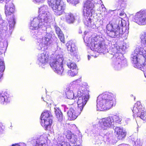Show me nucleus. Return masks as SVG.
Returning a JSON list of instances; mask_svg holds the SVG:
<instances>
[{"label": "nucleus", "mask_w": 146, "mask_h": 146, "mask_svg": "<svg viewBox=\"0 0 146 146\" xmlns=\"http://www.w3.org/2000/svg\"><path fill=\"white\" fill-rule=\"evenodd\" d=\"M82 92H81L80 90H78L77 96L79 97L77 102V106L76 104H72L70 106L67 114L68 118L70 120H73L76 118L80 113L89 98L88 94L84 96H82Z\"/></svg>", "instance_id": "nucleus-1"}, {"label": "nucleus", "mask_w": 146, "mask_h": 146, "mask_svg": "<svg viewBox=\"0 0 146 146\" xmlns=\"http://www.w3.org/2000/svg\"><path fill=\"white\" fill-rule=\"evenodd\" d=\"M115 95L113 93L105 92L100 94L97 100V106L101 110L112 107L114 104Z\"/></svg>", "instance_id": "nucleus-2"}, {"label": "nucleus", "mask_w": 146, "mask_h": 146, "mask_svg": "<svg viewBox=\"0 0 146 146\" xmlns=\"http://www.w3.org/2000/svg\"><path fill=\"white\" fill-rule=\"evenodd\" d=\"M123 26L121 21H119L116 18H113L107 26L108 35L115 38L122 34L123 31L121 27Z\"/></svg>", "instance_id": "nucleus-3"}, {"label": "nucleus", "mask_w": 146, "mask_h": 146, "mask_svg": "<svg viewBox=\"0 0 146 146\" xmlns=\"http://www.w3.org/2000/svg\"><path fill=\"white\" fill-rule=\"evenodd\" d=\"M48 3L56 15L60 16L64 13L66 5L62 0H48Z\"/></svg>", "instance_id": "nucleus-4"}, {"label": "nucleus", "mask_w": 146, "mask_h": 146, "mask_svg": "<svg viewBox=\"0 0 146 146\" xmlns=\"http://www.w3.org/2000/svg\"><path fill=\"white\" fill-rule=\"evenodd\" d=\"M94 7V4L90 0H87L84 4L83 11L85 18L84 23L87 26L90 25L91 23L92 20L90 17H92L93 13L95 12Z\"/></svg>", "instance_id": "nucleus-5"}, {"label": "nucleus", "mask_w": 146, "mask_h": 146, "mask_svg": "<svg viewBox=\"0 0 146 146\" xmlns=\"http://www.w3.org/2000/svg\"><path fill=\"white\" fill-rule=\"evenodd\" d=\"M50 67L59 74H61L63 71L62 59L50 58L49 62Z\"/></svg>", "instance_id": "nucleus-6"}, {"label": "nucleus", "mask_w": 146, "mask_h": 146, "mask_svg": "<svg viewBox=\"0 0 146 146\" xmlns=\"http://www.w3.org/2000/svg\"><path fill=\"white\" fill-rule=\"evenodd\" d=\"M133 20L140 25L146 24V10L141 9L136 13L133 17Z\"/></svg>", "instance_id": "nucleus-7"}, {"label": "nucleus", "mask_w": 146, "mask_h": 146, "mask_svg": "<svg viewBox=\"0 0 146 146\" xmlns=\"http://www.w3.org/2000/svg\"><path fill=\"white\" fill-rule=\"evenodd\" d=\"M144 110V108L141 103L137 102L133 108L132 110L134 115L139 117L143 120L145 121L146 120V114Z\"/></svg>", "instance_id": "nucleus-8"}, {"label": "nucleus", "mask_w": 146, "mask_h": 146, "mask_svg": "<svg viewBox=\"0 0 146 146\" xmlns=\"http://www.w3.org/2000/svg\"><path fill=\"white\" fill-rule=\"evenodd\" d=\"M140 55L133 56L132 57V63L134 66H140L143 67H146V62L145 61L143 53L141 51H139Z\"/></svg>", "instance_id": "nucleus-9"}, {"label": "nucleus", "mask_w": 146, "mask_h": 146, "mask_svg": "<svg viewBox=\"0 0 146 146\" xmlns=\"http://www.w3.org/2000/svg\"><path fill=\"white\" fill-rule=\"evenodd\" d=\"M113 119L112 117L103 118L102 119L100 123L99 127L101 130H106L113 125Z\"/></svg>", "instance_id": "nucleus-10"}, {"label": "nucleus", "mask_w": 146, "mask_h": 146, "mask_svg": "<svg viewBox=\"0 0 146 146\" xmlns=\"http://www.w3.org/2000/svg\"><path fill=\"white\" fill-rule=\"evenodd\" d=\"M10 0H0V2H6L5 6V13L6 16H8L11 15L15 12V7L11 2H9Z\"/></svg>", "instance_id": "nucleus-11"}, {"label": "nucleus", "mask_w": 146, "mask_h": 146, "mask_svg": "<svg viewBox=\"0 0 146 146\" xmlns=\"http://www.w3.org/2000/svg\"><path fill=\"white\" fill-rule=\"evenodd\" d=\"M98 38L97 37H94L92 40L91 44L92 47L94 49H100L103 48V41Z\"/></svg>", "instance_id": "nucleus-12"}, {"label": "nucleus", "mask_w": 146, "mask_h": 146, "mask_svg": "<svg viewBox=\"0 0 146 146\" xmlns=\"http://www.w3.org/2000/svg\"><path fill=\"white\" fill-rule=\"evenodd\" d=\"M114 130L115 136L119 140L123 139L126 136V133L123 131V128L117 127L115 128Z\"/></svg>", "instance_id": "nucleus-13"}, {"label": "nucleus", "mask_w": 146, "mask_h": 146, "mask_svg": "<svg viewBox=\"0 0 146 146\" xmlns=\"http://www.w3.org/2000/svg\"><path fill=\"white\" fill-rule=\"evenodd\" d=\"M68 67L70 70L68 72V74L71 76H75L78 73L77 69H76L77 65L74 62L70 61L67 63Z\"/></svg>", "instance_id": "nucleus-14"}, {"label": "nucleus", "mask_w": 146, "mask_h": 146, "mask_svg": "<svg viewBox=\"0 0 146 146\" xmlns=\"http://www.w3.org/2000/svg\"><path fill=\"white\" fill-rule=\"evenodd\" d=\"M49 57V55L46 52L41 53L38 58L39 63L43 65L46 64L50 60Z\"/></svg>", "instance_id": "nucleus-15"}, {"label": "nucleus", "mask_w": 146, "mask_h": 146, "mask_svg": "<svg viewBox=\"0 0 146 146\" xmlns=\"http://www.w3.org/2000/svg\"><path fill=\"white\" fill-rule=\"evenodd\" d=\"M67 47L71 54L74 55L77 53V48L74 43L71 42L67 44Z\"/></svg>", "instance_id": "nucleus-16"}, {"label": "nucleus", "mask_w": 146, "mask_h": 146, "mask_svg": "<svg viewBox=\"0 0 146 146\" xmlns=\"http://www.w3.org/2000/svg\"><path fill=\"white\" fill-rule=\"evenodd\" d=\"M41 125L46 130L48 128H50L52 123V120L51 118L42 120Z\"/></svg>", "instance_id": "nucleus-17"}, {"label": "nucleus", "mask_w": 146, "mask_h": 146, "mask_svg": "<svg viewBox=\"0 0 146 146\" xmlns=\"http://www.w3.org/2000/svg\"><path fill=\"white\" fill-rule=\"evenodd\" d=\"M9 95L6 92H2L0 94V104H3L4 102L8 103L10 100L8 99Z\"/></svg>", "instance_id": "nucleus-18"}, {"label": "nucleus", "mask_w": 146, "mask_h": 146, "mask_svg": "<svg viewBox=\"0 0 146 146\" xmlns=\"http://www.w3.org/2000/svg\"><path fill=\"white\" fill-rule=\"evenodd\" d=\"M52 35L50 33H47L44 38L45 41H44V44L48 46L51 44L52 42Z\"/></svg>", "instance_id": "nucleus-19"}, {"label": "nucleus", "mask_w": 146, "mask_h": 146, "mask_svg": "<svg viewBox=\"0 0 146 146\" xmlns=\"http://www.w3.org/2000/svg\"><path fill=\"white\" fill-rule=\"evenodd\" d=\"M56 32L61 42L65 43L64 35L59 27H56L55 29Z\"/></svg>", "instance_id": "nucleus-20"}, {"label": "nucleus", "mask_w": 146, "mask_h": 146, "mask_svg": "<svg viewBox=\"0 0 146 146\" xmlns=\"http://www.w3.org/2000/svg\"><path fill=\"white\" fill-rule=\"evenodd\" d=\"M65 93L68 99L72 100L74 98V94L73 91L70 90V88L69 87L66 88Z\"/></svg>", "instance_id": "nucleus-21"}, {"label": "nucleus", "mask_w": 146, "mask_h": 146, "mask_svg": "<svg viewBox=\"0 0 146 146\" xmlns=\"http://www.w3.org/2000/svg\"><path fill=\"white\" fill-rule=\"evenodd\" d=\"M39 20L38 18H35L33 19L31 23V27H32V29H36L39 27Z\"/></svg>", "instance_id": "nucleus-22"}, {"label": "nucleus", "mask_w": 146, "mask_h": 146, "mask_svg": "<svg viewBox=\"0 0 146 146\" xmlns=\"http://www.w3.org/2000/svg\"><path fill=\"white\" fill-rule=\"evenodd\" d=\"M66 20L68 23H73L74 21V16L71 13H67L66 16Z\"/></svg>", "instance_id": "nucleus-23"}, {"label": "nucleus", "mask_w": 146, "mask_h": 146, "mask_svg": "<svg viewBox=\"0 0 146 146\" xmlns=\"http://www.w3.org/2000/svg\"><path fill=\"white\" fill-rule=\"evenodd\" d=\"M52 117L50 112L48 111H46L42 113L41 115V119L44 120L50 118Z\"/></svg>", "instance_id": "nucleus-24"}, {"label": "nucleus", "mask_w": 146, "mask_h": 146, "mask_svg": "<svg viewBox=\"0 0 146 146\" xmlns=\"http://www.w3.org/2000/svg\"><path fill=\"white\" fill-rule=\"evenodd\" d=\"M56 117L59 121H61L63 119V115L61 110L57 109L55 111Z\"/></svg>", "instance_id": "nucleus-25"}, {"label": "nucleus", "mask_w": 146, "mask_h": 146, "mask_svg": "<svg viewBox=\"0 0 146 146\" xmlns=\"http://www.w3.org/2000/svg\"><path fill=\"white\" fill-rule=\"evenodd\" d=\"M141 44L146 47V32L141 33L140 36Z\"/></svg>", "instance_id": "nucleus-26"}, {"label": "nucleus", "mask_w": 146, "mask_h": 146, "mask_svg": "<svg viewBox=\"0 0 146 146\" xmlns=\"http://www.w3.org/2000/svg\"><path fill=\"white\" fill-rule=\"evenodd\" d=\"M5 69V65L3 61L0 58V78L3 76V71Z\"/></svg>", "instance_id": "nucleus-27"}, {"label": "nucleus", "mask_w": 146, "mask_h": 146, "mask_svg": "<svg viewBox=\"0 0 146 146\" xmlns=\"http://www.w3.org/2000/svg\"><path fill=\"white\" fill-rule=\"evenodd\" d=\"M43 100L46 102L48 104L51 105L52 103V101L49 96H46L42 97Z\"/></svg>", "instance_id": "nucleus-28"}, {"label": "nucleus", "mask_w": 146, "mask_h": 146, "mask_svg": "<svg viewBox=\"0 0 146 146\" xmlns=\"http://www.w3.org/2000/svg\"><path fill=\"white\" fill-rule=\"evenodd\" d=\"M54 146H71V145L68 143L63 141L61 143L55 144Z\"/></svg>", "instance_id": "nucleus-29"}, {"label": "nucleus", "mask_w": 146, "mask_h": 146, "mask_svg": "<svg viewBox=\"0 0 146 146\" xmlns=\"http://www.w3.org/2000/svg\"><path fill=\"white\" fill-rule=\"evenodd\" d=\"M65 135L66 138L68 139H71L72 137V135L71 131H68L66 132Z\"/></svg>", "instance_id": "nucleus-30"}, {"label": "nucleus", "mask_w": 146, "mask_h": 146, "mask_svg": "<svg viewBox=\"0 0 146 146\" xmlns=\"http://www.w3.org/2000/svg\"><path fill=\"white\" fill-rule=\"evenodd\" d=\"M9 27L11 28L13 27L15 24V20L14 19H11L9 21Z\"/></svg>", "instance_id": "nucleus-31"}, {"label": "nucleus", "mask_w": 146, "mask_h": 146, "mask_svg": "<svg viewBox=\"0 0 146 146\" xmlns=\"http://www.w3.org/2000/svg\"><path fill=\"white\" fill-rule=\"evenodd\" d=\"M112 118L113 119L114 122L119 123L121 122V119L119 118V117L117 116H115Z\"/></svg>", "instance_id": "nucleus-32"}, {"label": "nucleus", "mask_w": 146, "mask_h": 146, "mask_svg": "<svg viewBox=\"0 0 146 146\" xmlns=\"http://www.w3.org/2000/svg\"><path fill=\"white\" fill-rule=\"evenodd\" d=\"M127 1V0H117V1L118 4L121 5L122 4H125Z\"/></svg>", "instance_id": "nucleus-33"}, {"label": "nucleus", "mask_w": 146, "mask_h": 146, "mask_svg": "<svg viewBox=\"0 0 146 146\" xmlns=\"http://www.w3.org/2000/svg\"><path fill=\"white\" fill-rule=\"evenodd\" d=\"M74 84L76 85H79L82 82L81 78L77 79L74 81Z\"/></svg>", "instance_id": "nucleus-34"}, {"label": "nucleus", "mask_w": 146, "mask_h": 146, "mask_svg": "<svg viewBox=\"0 0 146 146\" xmlns=\"http://www.w3.org/2000/svg\"><path fill=\"white\" fill-rule=\"evenodd\" d=\"M71 142H72V143L77 144V142H78L77 141V139L76 138L74 137L71 141Z\"/></svg>", "instance_id": "nucleus-35"}, {"label": "nucleus", "mask_w": 146, "mask_h": 146, "mask_svg": "<svg viewBox=\"0 0 146 146\" xmlns=\"http://www.w3.org/2000/svg\"><path fill=\"white\" fill-rule=\"evenodd\" d=\"M35 146H46L45 144H42L41 145H40L37 143H36Z\"/></svg>", "instance_id": "nucleus-36"}, {"label": "nucleus", "mask_w": 146, "mask_h": 146, "mask_svg": "<svg viewBox=\"0 0 146 146\" xmlns=\"http://www.w3.org/2000/svg\"><path fill=\"white\" fill-rule=\"evenodd\" d=\"M125 13H124V11H123L121 12L120 13H119V15L120 16H121V17H122L123 16H124V15H125Z\"/></svg>", "instance_id": "nucleus-37"}, {"label": "nucleus", "mask_w": 146, "mask_h": 146, "mask_svg": "<svg viewBox=\"0 0 146 146\" xmlns=\"http://www.w3.org/2000/svg\"><path fill=\"white\" fill-rule=\"evenodd\" d=\"M88 86L87 84L86 83H84L83 85L82 86Z\"/></svg>", "instance_id": "nucleus-38"}, {"label": "nucleus", "mask_w": 146, "mask_h": 146, "mask_svg": "<svg viewBox=\"0 0 146 146\" xmlns=\"http://www.w3.org/2000/svg\"><path fill=\"white\" fill-rule=\"evenodd\" d=\"M2 124H1H1L0 123V131L3 130L2 128Z\"/></svg>", "instance_id": "nucleus-39"}, {"label": "nucleus", "mask_w": 146, "mask_h": 146, "mask_svg": "<svg viewBox=\"0 0 146 146\" xmlns=\"http://www.w3.org/2000/svg\"><path fill=\"white\" fill-rule=\"evenodd\" d=\"M12 146H20L18 144H15L12 145Z\"/></svg>", "instance_id": "nucleus-40"}, {"label": "nucleus", "mask_w": 146, "mask_h": 146, "mask_svg": "<svg viewBox=\"0 0 146 146\" xmlns=\"http://www.w3.org/2000/svg\"><path fill=\"white\" fill-rule=\"evenodd\" d=\"M35 1H36V2H40L41 0H34Z\"/></svg>", "instance_id": "nucleus-41"}, {"label": "nucleus", "mask_w": 146, "mask_h": 146, "mask_svg": "<svg viewBox=\"0 0 146 146\" xmlns=\"http://www.w3.org/2000/svg\"><path fill=\"white\" fill-rule=\"evenodd\" d=\"M119 146H125L124 144H121L120 145H119Z\"/></svg>", "instance_id": "nucleus-42"}, {"label": "nucleus", "mask_w": 146, "mask_h": 146, "mask_svg": "<svg viewBox=\"0 0 146 146\" xmlns=\"http://www.w3.org/2000/svg\"><path fill=\"white\" fill-rule=\"evenodd\" d=\"M131 97H133V95H131Z\"/></svg>", "instance_id": "nucleus-43"}, {"label": "nucleus", "mask_w": 146, "mask_h": 146, "mask_svg": "<svg viewBox=\"0 0 146 146\" xmlns=\"http://www.w3.org/2000/svg\"><path fill=\"white\" fill-rule=\"evenodd\" d=\"M135 97H134V100H135Z\"/></svg>", "instance_id": "nucleus-44"}, {"label": "nucleus", "mask_w": 146, "mask_h": 146, "mask_svg": "<svg viewBox=\"0 0 146 146\" xmlns=\"http://www.w3.org/2000/svg\"><path fill=\"white\" fill-rule=\"evenodd\" d=\"M10 127H12V126L11 125V126H10Z\"/></svg>", "instance_id": "nucleus-45"}]
</instances>
